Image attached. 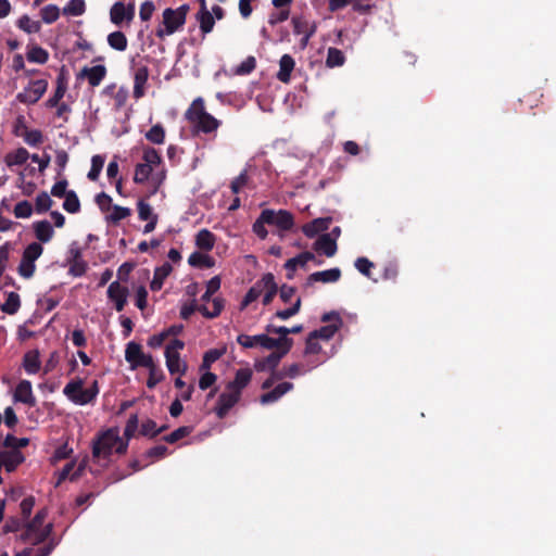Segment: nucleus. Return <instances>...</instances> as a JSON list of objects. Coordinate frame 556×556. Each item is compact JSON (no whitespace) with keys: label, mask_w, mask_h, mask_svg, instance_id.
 I'll use <instances>...</instances> for the list:
<instances>
[{"label":"nucleus","mask_w":556,"mask_h":556,"mask_svg":"<svg viewBox=\"0 0 556 556\" xmlns=\"http://www.w3.org/2000/svg\"><path fill=\"white\" fill-rule=\"evenodd\" d=\"M173 267L169 263L165 262L163 265L154 269L153 279L150 283L152 291H159L162 289L164 280L170 275Z\"/></svg>","instance_id":"obj_26"},{"label":"nucleus","mask_w":556,"mask_h":556,"mask_svg":"<svg viewBox=\"0 0 556 556\" xmlns=\"http://www.w3.org/2000/svg\"><path fill=\"white\" fill-rule=\"evenodd\" d=\"M148 141L154 144H162L165 140V129L161 124L152 126L146 134Z\"/></svg>","instance_id":"obj_49"},{"label":"nucleus","mask_w":556,"mask_h":556,"mask_svg":"<svg viewBox=\"0 0 556 556\" xmlns=\"http://www.w3.org/2000/svg\"><path fill=\"white\" fill-rule=\"evenodd\" d=\"M64 198L65 200L63 202V208L66 212L75 214L80 211V202L75 191L70 190Z\"/></svg>","instance_id":"obj_51"},{"label":"nucleus","mask_w":556,"mask_h":556,"mask_svg":"<svg viewBox=\"0 0 556 556\" xmlns=\"http://www.w3.org/2000/svg\"><path fill=\"white\" fill-rule=\"evenodd\" d=\"M266 225L276 226L281 231H289L294 226V217L286 210L275 211L265 208L261 212L252 226L253 232L262 240L266 239L268 236Z\"/></svg>","instance_id":"obj_1"},{"label":"nucleus","mask_w":556,"mask_h":556,"mask_svg":"<svg viewBox=\"0 0 556 556\" xmlns=\"http://www.w3.org/2000/svg\"><path fill=\"white\" fill-rule=\"evenodd\" d=\"M16 218H28L33 214V206L27 200L18 202L14 207Z\"/></svg>","instance_id":"obj_64"},{"label":"nucleus","mask_w":556,"mask_h":556,"mask_svg":"<svg viewBox=\"0 0 556 556\" xmlns=\"http://www.w3.org/2000/svg\"><path fill=\"white\" fill-rule=\"evenodd\" d=\"M53 205V201L46 191H41L36 197L35 210L37 213H46Z\"/></svg>","instance_id":"obj_53"},{"label":"nucleus","mask_w":556,"mask_h":556,"mask_svg":"<svg viewBox=\"0 0 556 556\" xmlns=\"http://www.w3.org/2000/svg\"><path fill=\"white\" fill-rule=\"evenodd\" d=\"M106 67L104 65H96L92 67L85 66L77 74V79L86 78L91 87H97L106 76Z\"/></svg>","instance_id":"obj_11"},{"label":"nucleus","mask_w":556,"mask_h":556,"mask_svg":"<svg viewBox=\"0 0 556 556\" xmlns=\"http://www.w3.org/2000/svg\"><path fill=\"white\" fill-rule=\"evenodd\" d=\"M104 165V157L102 155H93L91 159V168L87 175L88 179L94 181L99 178Z\"/></svg>","instance_id":"obj_54"},{"label":"nucleus","mask_w":556,"mask_h":556,"mask_svg":"<svg viewBox=\"0 0 556 556\" xmlns=\"http://www.w3.org/2000/svg\"><path fill=\"white\" fill-rule=\"evenodd\" d=\"M291 24L293 27V33L295 35H308L314 36L317 30V25L315 22H311L304 15H294L291 18Z\"/></svg>","instance_id":"obj_19"},{"label":"nucleus","mask_w":556,"mask_h":556,"mask_svg":"<svg viewBox=\"0 0 556 556\" xmlns=\"http://www.w3.org/2000/svg\"><path fill=\"white\" fill-rule=\"evenodd\" d=\"M43 252V248L39 242H31L28 244L22 254L21 263L17 267L20 276L29 279L36 271V260H38Z\"/></svg>","instance_id":"obj_5"},{"label":"nucleus","mask_w":556,"mask_h":556,"mask_svg":"<svg viewBox=\"0 0 556 556\" xmlns=\"http://www.w3.org/2000/svg\"><path fill=\"white\" fill-rule=\"evenodd\" d=\"M249 176L247 169L242 170L230 184L232 193L238 194L244 187L249 185Z\"/></svg>","instance_id":"obj_63"},{"label":"nucleus","mask_w":556,"mask_h":556,"mask_svg":"<svg viewBox=\"0 0 556 556\" xmlns=\"http://www.w3.org/2000/svg\"><path fill=\"white\" fill-rule=\"evenodd\" d=\"M14 401L21 402L34 407L36 405V397L33 393L31 383L28 380H21L14 391Z\"/></svg>","instance_id":"obj_12"},{"label":"nucleus","mask_w":556,"mask_h":556,"mask_svg":"<svg viewBox=\"0 0 556 556\" xmlns=\"http://www.w3.org/2000/svg\"><path fill=\"white\" fill-rule=\"evenodd\" d=\"M339 329H340L339 324H329V325L323 326L319 329H316L309 333L312 334L313 338H316L318 340L321 339V340L328 341L339 331Z\"/></svg>","instance_id":"obj_41"},{"label":"nucleus","mask_w":556,"mask_h":556,"mask_svg":"<svg viewBox=\"0 0 556 556\" xmlns=\"http://www.w3.org/2000/svg\"><path fill=\"white\" fill-rule=\"evenodd\" d=\"M110 20L116 26H121L124 22H126V13L124 11V2L117 1L111 7Z\"/></svg>","instance_id":"obj_43"},{"label":"nucleus","mask_w":556,"mask_h":556,"mask_svg":"<svg viewBox=\"0 0 556 556\" xmlns=\"http://www.w3.org/2000/svg\"><path fill=\"white\" fill-rule=\"evenodd\" d=\"M340 278H341V270L338 267L330 268L327 270H321V271H315L307 277L306 286L309 287L315 282H323V283L337 282Z\"/></svg>","instance_id":"obj_15"},{"label":"nucleus","mask_w":556,"mask_h":556,"mask_svg":"<svg viewBox=\"0 0 556 556\" xmlns=\"http://www.w3.org/2000/svg\"><path fill=\"white\" fill-rule=\"evenodd\" d=\"M282 357L283 356H281L280 354L276 353L274 351L268 356L264 357L261 361H257L254 364V367H255L256 371H265L267 369L274 370L278 367Z\"/></svg>","instance_id":"obj_33"},{"label":"nucleus","mask_w":556,"mask_h":556,"mask_svg":"<svg viewBox=\"0 0 556 556\" xmlns=\"http://www.w3.org/2000/svg\"><path fill=\"white\" fill-rule=\"evenodd\" d=\"M106 294L109 300L114 303L115 309L122 312L127 304L129 290L126 286H122L119 281H113L110 283Z\"/></svg>","instance_id":"obj_9"},{"label":"nucleus","mask_w":556,"mask_h":556,"mask_svg":"<svg viewBox=\"0 0 556 556\" xmlns=\"http://www.w3.org/2000/svg\"><path fill=\"white\" fill-rule=\"evenodd\" d=\"M293 346V340L287 336L278 337L277 339L267 336L266 350H276L275 352L285 356L290 352Z\"/></svg>","instance_id":"obj_21"},{"label":"nucleus","mask_w":556,"mask_h":556,"mask_svg":"<svg viewBox=\"0 0 556 556\" xmlns=\"http://www.w3.org/2000/svg\"><path fill=\"white\" fill-rule=\"evenodd\" d=\"M265 274L258 279L245 293L242 302L240 303V311L245 309L252 302L256 301L264 292Z\"/></svg>","instance_id":"obj_22"},{"label":"nucleus","mask_w":556,"mask_h":556,"mask_svg":"<svg viewBox=\"0 0 556 556\" xmlns=\"http://www.w3.org/2000/svg\"><path fill=\"white\" fill-rule=\"evenodd\" d=\"M112 214L106 216V220L114 225H117L122 219H125L131 215V210L121 205H113L111 207Z\"/></svg>","instance_id":"obj_48"},{"label":"nucleus","mask_w":556,"mask_h":556,"mask_svg":"<svg viewBox=\"0 0 556 556\" xmlns=\"http://www.w3.org/2000/svg\"><path fill=\"white\" fill-rule=\"evenodd\" d=\"M67 263L70 265L68 274L74 277H81L88 269L87 262L83 258L80 247L73 242L68 250Z\"/></svg>","instance_id":"obj_8"},{"label":"nucleus","mask_w":556,"mask_h":556,"mask_svg":"<svg viewBox=\"0 0 556 556\" xmlns=\"http://www.w3.org/2000/svg\"><path fill=\"white\" fill-rule=\"evenodd\" d=\"M25 132L23 134V138L25 142L31 147H37L43 141V135L39 129L28 130L26 126H24Z\"/></svg>","instance_id":"obj_57"},{"label":"nucleus","mask_w":556,"mask_h":556,"mask_svg":"<svg viewBox=\"0 0 556 556\" xmlns=\"http://www.w3.org/2000/svg\"><path fill=\"white\" fill-rule=\"evenodd\" d=\"M108 43L112 49L116 51H125L128 46V40L123 31L116 30L109 34Z\"/></svg>","instance_id":"obj_37"},{"label":"nucleus","mask_w":556,"mask_h":556,"mask_svg":"<svg viewBox=\"0 0 556 556\" xmlns=\"http://www.w3.org/2000/svg\"><path fill=\"white\" fill-rule=\"evenodd\" d=\"M26 58L31 63L45 64L49 59V53L46 49L39 46H31L28 48Z\"/></svg>","instance_id":"obj_38"},{"label":"nucleus","mask_w":556,"mask_h":556,"mask_svg":"<svg viewBox=\"0 0 556 556\" xmlns=\"http://www.w3.org/2000/svg\"><path fill=\"white\" fill-rule=\"evenodd\" d=\"M197 20L200 24V29L204 35H206L213 30L214 25H215V20H214L213 14L210 11L198 12Z\"/></svg>","instance_id":"obj_42"},{"label":"nucleus","mask_w":556,"mask_h":556,"mask_svg":"<svg viewBox=\"0 0 556 556\" xmlns=\"http://www.w3.org/2000/svg\"><path fill=\"white\" fill-rule=\"evenodd\" d=\"M41 18L47 24L54 23L60 16V10L54 4H48L40 11Z\"/></svg>","instance_id":"obj_56"},{"label":"nucleus","mask_w":556,"mask_h":556,"mask_svg":"<svg viewBox=\"0 0 556 556\" xmlns=\"http://www.w3.org/2000/svg\"><path fill=\"white\" fill-rule=\"evenodd\" d=\"M48 81L46 79L31 80L23 91L18 92L16 99L23 104H35L46 93Z\"/></svg>","instance_id":"obj_7"},{"label":"nucleus","mask_w":556,"mask_h":556,"mask_svg":"<svg viewBox=\"0 0 556 556\" xmlns=\"http://www.w3.org/2000/svg\"><path fill=\"white\" fill-rule=\"evenodd\" d=\"M81 387H83V380L81 379H76V380H71L63 389V393L64 395L70 400L72 401L73 403L76 404V396L79 394V392L81 391Z\"/></svg>","instance_id":"obj_52"},{"label":"nucleus","mask_w":556,"mask_h":556,"mask_svg":"<svg viewBox=\"0 0 556 556\" xmlns=\"http://www.w3.org/2000/svg\"><path fill=\"white\" fill-rule=\"evenodd\" d=\"M313 248L316 252L323 253L327 257H332L338 250L336 238H331V235H320L314 242Z\"/></svg>","instance_id":"obj_16"},{"label":"nucleus","mask_w":556,"mask_h":556,"mask_svg":"<svg viewBox=\"0 0 556 556\" xmlns=\"http://www.w3.org/2000/svg\"><path fill=\"white\" fill-rule=\"evenodd\" d=\"M47 515L48 513L45 508L37 511L33 520L26 526V531L22 535L24 541L31 540L33 544H40L49 538L52 532V525L48 523L42 528Z\"/></svg>","instance_id":"obj_3"},{"label":"nucleus","mask_w":556,"mask_h":556,"mask_svg":"<svg viewBox=\"0 0 556 556\" xmlns=\"http://www.w3.org/2000/svg\"><path fill=\"white\" fill-rule=\"evenodd\" d=\"M20 306V295L15 292H11L9 293L5 302L1 305V309L9 315H13L18 311Z\"/></svg>","instance_id":"obj_50"},{"label":"nucleus","mask_w":556,"mask_h":556,"mask_svg":"<svg viewBox=\"0 0 556 556\" xmlns=\"http://www.w3.org/2000/svg\"><path fill=\"white\" fill-rule=\"evenodd\" d=\"M24 460L25 457L18 450L0 452V464H2L8 472L14 471Z\"/></svg>","instance_id":"obj_17"},{"label":"nucleus","mask_w":556,"mask_h":556,"mask_svg":"<svg viewBox=\"0 0 556 556\" xmlns=\"http://www.w3.org/2000/svg\"><path fill=\"white\" fill-rule=\"evenodd\" d=\"M319 365H321V362H317L313 364L312 366L305 367L304 364L301 363H294L285 367V375H287L288 378H296L298 376L305 375L313 370L314 368H317Z\"/></svg>","instance_id":"obj_35"},{"label":"nucleus","mask_w":556,"mask_h":556,"mask_svg":"<svg viewBox=\"0 0 556 556\" xmlns=\"http://www.w3.org/2000/svg\"><path fill=\"white\" fill-rule=\"evenodd\" d=\"M295 62L290 54H283L279 61V72L277 78L281 83H289L291 79V73L294 68Z\"/></svg>","instance_id":"obj_25"},{"label":"nucleus","mask_w":556,"mask_h":556,"mask_svg":"<svg viewBox=\"0 0 556 556\" xmlns=\"http://www.w3.org/2000/svg\"><path fill=\"white\" fill-rule=\"evenodd\" d=\"M152 172L148 164L138 163L135 167L134 181L139 185L147 182L150 178L152 179Z\"/></svg>","instance_id":"obj_44"},{"label":"nucleus","mask_w":556,"mask_h":556,"mask_svg":"<svg viewBox=\"0 0 556 556\" xmlns=\"http://www.w3.org/2000/svg\"><path fill=\"white\" fill-rule=\"evenodd\" d=\"M220 125V121L215 118L213 115L207 113L205 116H203L198 123H195L193 126L197 129V131H201L204 134H211L215 131Z\"/></svg>","instance_id":"obj_32"},{"label":"nucleus","mask_w":556,"mask_h":556,"mask_svg":"<svg viewBox=\"0 0 556 556\" xmlns=\"http://www.w3.org/2000/svg\"><path fill=\"white\" fill-rule=\"evenodd\" d=\"M241 395L238 392L229 391L223 392L216 402L214 413L219 419L225 418L229 410L239 402Z\"/></svg>","instance_id":"obj_10"},{"label":"nucleus","mask_w":556,"mask_h":556,"mask_svg":"<svg viewBox=\"0 0 556 556\" xmlns=\"http://www.w3.org/2000/svg\"><path fill=\"white\" fill-rule=\"evenodd\" d=\"M29 443L27 438H16L13 434H7L3 440V446L11 450H18L22 447H26Z\"/></svg>","instance_id":"obj_61"},{"label":"nucleus","mask_w":556,"mask_h":556,"mask_svg":"<svg viewBox=\"0 0 556 556\" xmlns=\"http://www.w3.org/2000/svg\"><path fill=\"white\" fill-rule=\"evenodd\" d=\"M265 286H264V296L262 299V302L264 305H268L271 303L274 298L276 296L278 292V286L275 281V276L271 273L265 274Z\"/></svg>","instance_id":"obj_30"},{"label":"nucleus","mask_w":556,"mask_h":556,"mask_svg":"<svg viewBox=\"0 0 556 556\" xmlns=\"http://www.w3.org/2000/svg\"><path fill=\"white\" fill-rule=\"evenodd\" d=\"M138 217L140 220H151L153 217H157V214L153 212L152 206L144 200H139L137 203Z\"/></svg>","instance_id":"obj_59"},{"label":"nucleus","mask_w":556,"mask_h":556,"mask_svg":"<svg viewBox=\"0 0 556 556\" xmlns=\"http://www.w3.org/2000/svg\"><path fill=\"white\" fill-rule=\"evenodd\" d=\"M193 431V427L191 426H181L174 430L172 433L166 434L162 438L163 441L169 444H174L179 440L188 437Z\"/></svg>","instance_id":"obj_45"},{"label":"nucleus","mask_w":556,"mask_h":556,"mask_svg":"<svg viewBox=\"0 0 556 556\" xmlns=\"http://www.w3.org/2000/svg\"><path fill=\"white\" fill-rule=\"evenodd\" d=\"M86 11V3L84 0H70L63 8V14L71 16L83 15Z\"/></svg>","instance_id":"obj_47"},{"label":"nucleus","mask_w":556,"mask_h":556,"mask_svg":"<svg viewBox=\"0 0 556 556\" xmlns=\"http://www.w3.org/2000/svg\"><path fill=\"white\" fill-rule=\"evenodd\" d=\"M149 369V378L147 380V387L149 389H154L157 383H160L164 379V372L161 368H159L155 363L153 366L147 367Z\"/></svg>","instance_id":"obj_55"},{"label":"nucleus","mask_w":556,"mask_h":556,"mask_svg":"<svg viewBox=\"0 0 556 556\" xmlns=\"http://www.w3.org/2000/svg\"><path fill=\"white\" fill-rule=\"evenodd\" d=\"M33 229L36 238L43 243L49 242L54 235V230L48 220L35 222Z\"/></svg>","instance_id":"obj_27"},{"label":"nucleus","mask_w":556,"mask_h":556,"mask_svg":"<svg viewBox=\"0 0 556 556\" xmlns=\"http://www.w3.org/2000/svg\"><path fill=\"white\" fill-rule=\"evenodd\" d=\"M225 307V300L220 296H216L212 300V309H208L207 306L201 305L199 307V312L208 319H213L218 317Z\"/></svg>","instance_id":"obj_31"},{"label":"nucleus","mask_w":556,"mask_h":556,"mask_svg":"<svg viewBox=\"0 0 556 556\" xmlns=\"http://www.w3.org/2000/svg\"><path fill=\"white\" fill-rule=\"evenodd\" d=\"M293 389L292 382H281L277 384L271 391L266 392L261 395L260 402L263 405L274 403L278 401L282 395H285L287 392L291 391Z\"/></svg>","instance_id":"obj_20"},{"label":"nucleus","mask_w":556,"mask_h":556,"mask_svg":"<svg viewBox=\"0 0 556 556\" xmlns=\"http://www.w3.org/2000/svg\"><path fill=\"white\" fill-rule=\"evenodd\" d=\"M220 288V278L218 276H214L206 283V291L201 296L203 302L211 301V298L219 290Z\"/></svg>","instance_id":"obj_62"},{"label":"nucleus","mask_w":556,"mask_h":556,"mask_svg":"<svg viewBox=\"0 0 556 556\" xmlns=\"http://www.w3.org/2000/svg\"><path fill=\"white\" fill-rule=\"evenodd\" d=\"M29 157V153L25 148H18L5 155V164L11 167L24 164Z\"/></svg>","instance_id":"obj_39"},{"label":"nucleus","mask_w":556,"mask_h":556,"mask_svg":"<svg viewBox=\"0 0 556 556\" xmlns=\"http://www.w3.org/2000/svg\"><path fill=\"white\" fill-rule=\"evenodd\" d=\"M165 359L167 369L172 375L177 372L184 375L186 372L187 365L185 363H180V355L179 353H176V351H165Z\"/></svg>","instance_id":"obj_28"},{"label":"nucleus","mask_w":556,"mask_h":556,"mask_svg":"<svg viewBox=\"0 0 556 556\" xmlns=\"http://www.w3.org/2000/svg\"><path fill=\"white\" fill-rule=\"evenodd\" d=\"M125 359L130 364L131 369H136L138 367H151L154 363L152 355L144 354L141 345L134 341L126 345Z\"/></svg>","instance_id":"obj_6"},{"label":"nucleus","mask_w":556,"mask_h":556,"mask_svg":"<svg viewBox=\"0 0 556 556\" xmlns=\"http://www.w3.org/2000/svg\"><path fill=\"white\" fill-rule=\"evenodd\" d=\"M17 26L27 34H34L40 30V23L31 21L28 15H23L17 21Z\"/></svg>","instance_id":"obj_58"},{"label":"nucleus","mask_w":556,"mask_h":556,"mask_svg":"<svg viewBox=\"0 0 556 556\" xmlns=\"http://www.w3.org/2000/svg\"><path fill=\"white\" fill-rule=\"evenodd\" d=\"M206 114L207 112L205 111L204 101L201 98H198L186 111L185 117L190 124L194 125Z\"/></svg>","instance_id":"obj_24"},{"label":"nucleus","mask_w":556,"mask_h":556,"mask_svg":"<svg viewBox=\"0 0 556 556\" xmlns=\"http://www.w3.org/2000/svg\"><path fill=\"white\" fill-rule=\"evenodd\" d=\"M308 261H315L317 265H320L323 263V261L320 260L316 261V257L312 252H302L295 257H292L285 263V268L288 270L287 278L292 279L293 271L296 269V267H304Z\"/></svg>","instance_id":"obj_13"},{"label":"nucleus","mask_w":556,"mask_h":556,"mask_svg":"<svg viewBox=\"0 0 556 556\" xmlns=\"http://www.w3.org/2000/svg\"><path fill=\"white\" fill-rule=\"evenodd\" d=\"M39 352L37 350L28 351L23 357V366L27 374H37L40 369Z\"/></svg>","instance_id":"obj_29"},{"label":"nucleus","mask_w":556,"mask_h":556,"mask_svg":"<svg viewBox=\"0 0 556 556\" xmlns=\"http://www.w3.org/2000/svg\"><path fill=\"white\" fill-rule=\"evenodd\" d=\"M142 160L143 164H148L152 169L162 163L161 154L152 147L143 149Z\"/></svg>","instance_id":"obj_46"},{"label":"nucleus","mask_w":556,"mask_h":556,"mask_svg":"<svg viewBox=\"0 0 556 556\" xmlns=\"http://www.w3.org/2000/svg\"><path fill=\"white\" fill-rule=\"evenodd\" d=\"M190 10L188 4H182L177 9L167 8L163 11V27H159L155 30V35L160 39H164L166 36L173 35L180 29L187 18V14Z\"/></svg>","instance_id":"obj_2"},{"label":"nucleus","mask_w":556,"mask_h":556,"mask_svg":"<svg viewBox=\"0 0 556 556\" xmlns=\"http://www.w3.org/2000/svg\"><path fill=\"white\" fill-rule=\"evenodd\" d=\"M224 351L218 349H211L203 355L201 369H210L212 364L218 361L223 356Z\"/></svg>","instance_id":"obj_60"},{"label":"nucleus","mask_w":556,"mask_h":556,"mask_svg":"<svg viewBox=\"0 0 556 556\" xmlns=\"http://www.w3.org/2000/svg\"><path fill=\"white\" fill-rule=\"evenodd\" d=\"M267 333H261L255 336H249L241 333L237 337V342L244 349H253L256 346H261L263 349L267 348Z\"/></svg>","instance_id":"obj_23"},{"label":"nucleus","mask_w":556,"mask_h":556,"mask_svg":"<svg viewBox=\"0 0 556 556\" xmlns=\"http://www.w3.org/2000/svg\"><path fill=\"white\" fill-rule=\"evenodd\" d=\"M119 441L117 428H110L104 432L100 433L92 444V456L93 458L108 459L114 450V446Z\"/></svg>","instance_id":"obj_4"},{"label":"nucleus","mask_w":556,"mask_h":556,"mask_svg":"<svg viewBox=\"0 0 556 556\" xmlns=\"http://www.w3.org/2000/svg\"><path fill=\"white\" fill-rule=\"evenodd\" d=\"M188 263L191 266L201 267V268H210V267L214 266L213 257L207 254H202L200 252H193L189 256Z\"/></svg>","instance_id":"obj_40"},{"label":"nucleus","mask_w":556,"mask_h":556,"mask_svg":"<svg viewBox=\"0 0 556 556\" xmlns=\"http://www.w3.org/2000/svg\"><path fill=\"white\" fill-rule=\"evenodd\" d=\"M215 244V236L207 229H201L195 236V245L204 251H211Z\"/></svg>","instance_id":"obj_34"},{"label":"nucleus","mask_w":556,"mask_h":556,"mask_svg":"<svg viewBox=\"0 0 556 556\" xmlns=\"http://www.w3.org/2000/svg\"><path fill=\"white\" fill-rule=\"evenodd\" d=\"M344 53L334 47H330L327 50L326 66L329 68L343 66L345 63Z\"/></svg>","instance_id":"obj_36"},{"label":"nucleus","mask_w":556,"mask_h":556,"mask_svg":"<svg viewBox=\"0 0 556 556\" xmlns=\"http://www.w3.org/2000/svg\"><path fill=\"white\" fill-rule=\"evenodd\" d=\"M252 375V370L248 367L238 369L236 371L235 379L228 382L226 389L238 392V394L241 395L242 390L250 383Z\"/></svg>","instance_id":"obj_14"},{"label":"nucleus","mask_w":556,"mask_h":556,"mask_svg":"<svg viewBox=\"0 0 556 556\" xmlns=\"http://www.w3.org/2000/svg\"><path fill=\"white\" fill-rule=\"evenodd\" d=\"M331 222H332L331 217L315 218L312 222L306 223L302 226V232L307 238H314L318 233L326 231L329 228Z\"/></svg>","instance_id":"obj_18"}]
</instances>
